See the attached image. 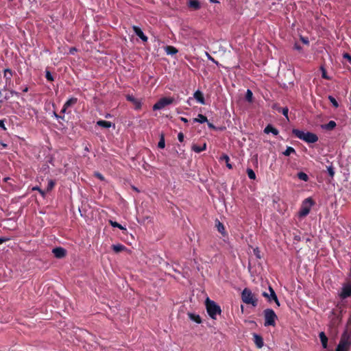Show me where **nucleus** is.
Segmentation results:
<instances>
[{
  "instance_id": "1",
  "label": "nucleus",
  "mask_w": 351,
  "mask_h": 351,
  "mask_svg": "<svg viewBox=\"0 0 351 351\" xmlns=\"http://www.w3.org/2000/svg\"><path fill=\"white\" fill-rule=\"evenodd\" d=\"M292 133L299 139L308 143H314L318 141V136L315 134L310 132H304L298 129H293Z\"/></svg>"
},
{
  "instance_id": "2",
  "label": "nucleus",
  "mask_w": 351,
  "mask_h": 351,
  "mask_svg": "<svg viewBox=\"0 0 351 351\" xmlns=\"http://www.w3.org/2000/svg\"><path fill=\"white\" fill-rule=\"evenodd\" d=\"M206 311L208 315L213 319H216L217 315L221 313V307L208 298L206 300Z\"/></svg>"
},
{
  "instance_id": "3",
  "label": "nucleus",
  "mask_w": 351,
  "mask_h": 351,
  "mask_svg": "<svg viewBox=\"0 0 351 351\" xmlns=\"http://www.w3.org/2000/svg\"><path fill=\"white\" fill-rule=\"evenodd\" d=\"M241 300L246 304H252L256 307L258 305V299L248 288H245L241 293Z\"/></svg>"
},
{
  "instance_id": "4",
  "label": "nucleus",
  "mask_w": 351,
  "mask_h": 351,
  "mask_svg": "<svg viewBox=\"0 0 351 351\" xmlns=\"http://www.w3.org/2000/svg\"><path fill=\"white\" fill-rule=\"evenodd\" d=\"M263 316L265 319V326H275L276 321L278 317L271 308H266L263 311Z\"/></svg>"
},
{
  "instance_id": "5",
  "label": "nucleus",
  "mask_w": 351,
  "mask_h": 351,
  "mask_svg": "<svg viewBox=\"0 0 351 351\" xmlns=\"http://www.w3.org/2000/svg\"><path fill=\"white\" fill-rule=\"evenodd\" d=\"M315 204L314 201L311 197H308L305 199L301 206V208L299 211V217H304L308 215L311 211L312 206Z\"/></svg>"
},
{
  "instance_id": "6",
  "label": "nucleus",
  "mask_w": 351,
  "mask_h": 351,
  "mask_svg": "<svg viewBox=\"0 0 351 351\" xmlns=\"http://www.w3.org/2000/svg\"><path fill=\"white\" fill-rule=\"evenodd\" d=\"M174 101V99L172 97H162L160 99L154 106L153 110H161L164 108L165 106L173 104Z\"/></svg>"
},
{
  "instance_id": "7",
  "label": "nucleus",
  "mask_w": 351,
  "mask_h": 351,
  "mask_svg": "<svg viewBox=\"0 0 351 351\" xmlns=\"http://www.w3.org/2000/svg\"><path fill=\"white\" fill-rule=\"evenodd\" d=\"M269 293L267 292L263 293V296L267 299V301L269 302H271L272 301H274L276 304L277 306H280V302L278 301V297L274 291V290L269 287Z\"/></svg>"
},
{
  "instance_id": "8",
  "label": "nucleus",
  "mask_w": 351,
  "mask_h": 351,
  "mask_svg": "<svg viewBox=\"0 0 351 351\" xmlns=\"http://www.w3.org/2000/svg\"><path fill=\"white\" fill-rule=\"evenodd\" d=\"M339 296L341 299H346L351 296V283H347L343 286Z\"/></svg>"
},
{
  "instance_id": "9",
  "label": "nucleus",
  "mask_w": 351,
  "mask_h": 351,
  "mask_svg": "<svg viewBox=\"0 0 351 351\" xmlns=\"http://www.w3.org/2000/svg\"><path fill=\"white\" fill-rule=\"evenodd\" d=\"M126 99L134 104L135 110H140L141 108L142 104L141 101L136 99L133 95H127Z\"/></svg>"
},
{
  "instance_id": "10",
  "label": "nucleus",
  "mask_w": 351,
  "mask_h": 351,
  "mask_svg": "<svg viewBox=\"0 0 351 351\" xmlns=\"http://www.w3.org/2000/svg\"><path fill=\"white\" fill-rule=\"evenodd\" d=\"M52 252L58 258H64L66 254V250L61 247L53 248Z\"/></svg>"
},
{
  "instance_id": "11",
  "label": "nucleus",
  "mask_w": 351,
  "mask_h": 351,
  "mask_svg": "<svg viewBox=\"0 0 351 351\" xmlns=\"http://www.w3.org/2000/svg\"><path fill=\"white\" fill-rule=\"evenodd\" d=\"M134 32L138 36L143 42H147L148 38L144 34L141 29L136 25L132 27Z\"/></svg>"
},
{
  "instance_id": "12",
  "label": "nucleus",
  "mask_w": 351,
  "mask_h": 351,
  "mask_svg": "<svg viewBox=\"0 0 351 351\" xmlns=\"http://www.w3.org/2000/svg\"><path fill=\"white\" fill-rule=\"evenodd\" d=\"M253 339H254V343L256 344V346L258 348H261L263 347L264 341H263V337L261 335L254 333L253 334Z\"/></svg>"
},
{
  "instance_id": "13",
  "label": "nucleus",
  "mask_w": 351,
  "mask_h": 351,
  "mask_svg": "<svg viewBox=\"0 0 351 351\" xmlns=\"http://www.w3.org/2000/svg\"><path fill=\"white\" fill-rule=\"evenodd\" d=\"M340 342H343L348 344L349 347L351 346V334H349L347 331H345L340 339Z\"/></svg>"
},
{
  "instance_id": "14",
  "label": "nucleus",
  "mask_w": 351,
  "mask_h": 351,
  "mask_svg": "<svg viewBox=\"0 0 351 351\" xmlns=\"http://www.w3.org/2000/svg\"><path fill=\"white\" fill-rule=\"evenodd\" d=\"M12 75H13V72L10 69H4L3 77L5 80L6 84H10L11 82Z\"/></svg>"
},
{
  "instance_id": "15",
  "label": "nucleus",
  "mask_w": 351,
  "mask_h": 351,
  "mask_svg": "<svg viewBox=\"0 0 351 351\" xmlns=\"http://www.w3.org/2000/svg\"><path fill=\"white\" fill-rule=\"evenodd\" d=\"M273 109L276 110L278 112H281L287 119L288 118V113H289V108L287 107L281 108L278 106V104H274L273 106Z\"/></svg>"
},
{
  "instance_id": "16",
  "label": "nucleus",
  "mask_w": 351,
  "mask_h": 351,
  "mask_svg": "<svg viewBox=\"0 0 351 351\" xmlns=\"http://www.w3.org/2000/svg\"><path fill=\"white\" fill-rule=\"evenodd\" d=\"M194 98L201 104H205V99L203 93L200 90H196L193 95Z\"/></svg>"
},
{
  "instance_id": "17",
  "label": "nucleus",
  "mask_w": 351,
  "mask_h": 351,
  "mask_svg": "<svg viewBox=\"0 0 351 351\" xmlns=\"http://www.w3.org/2000/svg\"><path fill=\"white\" fill-rule=\"evenodd\" d=\"M188 6L194 10H197L201 7L199 0H189Z\"/></svg>"
},
{
  "instance_id": "18",
  "label": "nucleus",
  "mask_w": 351,
  "mask_h": 351,
  "mask_svg": "<svg viewBox=\"0 0 351 351\" xmlns=\"http://www.w3.org/2000/svg\"><path fill=\"white\" fill-rule=\"evenodd\" d=\"M264 132L266 134L272 133L274 135L276 136L278 134V130L274 128L271 124H268L265 128L264 129Z\"/></svg>"
},
{
  "instance_id": "19",
  "label": "nucleus",
  "mask_w": 351,
  "mask_h": 351,
  "mask_svg": "<svg viewBox=\"0 0 351 351\" xmlns=\"http://www.w3.org/2000/svg\"><path fill=\"white\" fill-rule=\"evenodd\" d=\"M319 337L320 339L322 347L324 348H327L328 347V337L324 332H321L319 334Z\"/></svg>"
},
{
  "instance_id": "20",
  "label": "nucleus",
  "mask_w": 351,
  "mask_h": 351,
  "mask_svg": "<svg viewBox=\"0 0 351 351\" xmlns=\"http://www.w3.org/2000/svg\"><path fill=\"white\" fill-rule=\"evenodd\" d=\"M165 51L167 54L171 56L176 54L178 52V49L175 47L171 45L166 46L165 47Z\"/></svg>"
},
{
  "instance_id": "21",
  "label": "nucleus",
  "mask_w": 351,
  "mask_h": 351,
  "mask_svg": "<svg viewBox=\"0 0 351 351\" xmlns=\"http://www.w3.org/2000/svg\"><path fill=\"white\" fill-rule=\"evenodd\" d=\"M216 228L219 232H220L223 236L227 235V233L225 230V227L222 223H221L219 221H216Z\"/></svg>"
},
{
  "instance_id": "22",
  "label": "nucleus",
  "mask_w": 351,
  "mask_h": 351,
  "mask_svg": "<svg viewBox=\"0 0 351 351\" xmlns=\"http://www.w3.org/2000/svg\"><path fill=\"white\" fill-rule=\"evenodd\" d=\"M192 150L196 153H200L206 149V144L204 143L202 146L193 144L191 147Z\"/></svg>"
},
{
  "instance_id": "23",
  "label": "nucleus",
  "mask_w": 351,
  "mask_h": 351,
  "mask_svg": "<svg viewBox=\"0 0 351 351\" xmlns=\"http://www.w3.org/2000/svg\"><path fill=\"white\" fill-rule=\"evenodd\" d=\"M188 316L190 318L191 320L196 322L197 324H201L202 323V319L199 315H196L193 313H189Z\"/></svg>"
},
{
  "instance_id": "24",
  "label": "nucleus",
  "mask_w": 351,
  "mask_h": 351,
  "mask_svg": "<svg viewBox=\"0 0 351 351\" xmlns=\"http://www.w3.org/2000/svg\"><path fill=\"white\" fill-rule=\"evenodd\" d=\"M112 249L116 253H119L127 250L126 247L122 244L112 245Z\"/></svg>"
},
{
  "instance_id": "25",
  "label": "nucleus",
  "mask_w": 351,
  "mask_h": 351,
  "mask_svg": "<svg viewBox=\"0 0 351 351\" xmlns=\"http://www.w3.org/2000/svg\"><path fill=\"white\" fill-rule=\"evenodd\" d=\"M350 348V347H349L348 344H346L343 342L339 341V344L337 346L335 351H349Z\"/></svg>"
},
{
  "instance_id": "26",
  "label": "nucleus",
  "mask_w": 351,
  "mask_h": 351,
  "mask_svg": "<svg viewBox=\"0 0 351 351\" xmlns=\"http://www.w3.org/2000/svg\"><path fill=\"white\" fill-rule=\"evenodd\" d=\"M337 124L334 121H330L328 123L322 125V128L326 130H332L336 127Z\"/></svg>"
},
{
  "instance_id": "27",
  "label": "nucleus",
  "mask_w": 351,
  "mask_h": 351,
  "mask_svg": "<svg viewBox=\"0 0 351 351\" xmlns=\"http://www.w3.org/2000/svg\"><path fill=\"white\" fill-rule=\"evenodd\" d=\"M97 125L104 128H109L112 126V123L105 120H99L97 121Z\"/></svg>"
},
{
  "instance_id": "28",
  "label": "nucleus",
  "mask_w": 351,
  "mask_h": 351,
  "mask_svg": "<svg viewBox=\"0 0 351 351\" xmlns=\"http://www.w3.org/2000/svg\"><path fill=\"white\" fill-rule=\"evenodd\" d=\"M77 102V98H76V97H71L69 99H68L64 103V107L69 108V107L75 105Z\"/></svg>"
},
{
  "instance_id": "29",
  "label": "nucleus",
  "mask_w": 351,
  "mask_h": 351,
  "mask_svg": "<svg viewBox=\"0 0 351 351\" xmlns=\"http://www.w3.org/2000/svg\"><path fill=\"white\" fill-rule=\"evenodd\" d=\"M193 121L194 122H198V123H205V122H208V119H207V117L202 114H199L197 115V118H195L193 119Z\"/></svg>"
},
{
  "instance_id": "30",
  "label": "nucleus",
  "mask_w": 351,
  "mask_h": 351,
  "mask_svg": "<svg viewBox=\"0 0 351 351\" xmlns=\"http://www.w3.org/2000/svg\"><path fill=\"white\" fill-rule=\"evenodd\" d=\"M220 160H224L226 163V167L231 169H232V165L229 162L230 161V158L228 155L226 154H223L221 157H220Z\"/></svg>"
},
{
  "instance_id": "31",
  "label": "nucleus",
  "mask_w": 351,
  "mask_h": 351,
  "mask_svg": "<svg viewBox=\"0 0 351 351\" xmlns=\"http://www.w3.org/2000/svg\"><path fill=\"white\" fill-rule=\"evenodd\" d=\"M158 147L160 149H163L165 147V134H164V133H161L160 134V141L158 142Z\"/></svg>"
},
{
  "instance_id": "32",
  "label": "nucleus",
  "mask_w": 351,
  "mask_h": 351,
  "mask_svg": "<svg viewBox=\"0 0 351 351\" xmlns=\"http://www.w3.org/2000/svg\"><path fill=\"white\" fill-rule=\"evenodd\" d=\"M109 223L114 228H118L121 230H126V228L125 227H123L122 225L117 223V221L109 220Z\"/></svg>"
},
{
  "instance_id": "33",
  "label": "nucleus",
  "mask_w": 351,
  "mask_h": 351,
  "mask_svg": "<svg viewBox=\"0 0 351 351\" xmlns=\"http://www.w3.org/2000/svg\"><path fill=\"white\" fill-rule=\"evenodd\" d=\"M297 176L300 180H303L304 182H307L309 179L308 175L302 171L299 172Z\"/></svg>"
},
{
  "instance_id": "34",
  "label": "nucleus",
  "mask_w": 351,
  "mask_h": 351,
  "mask_svg": "<svg viewBox=\"0 0 351 351\" xmlns=\"http://www.w3.org/2000/svg\"><path fill=\"white\" fill-rule=\"evenodd\" d=\"M283 155L286 156H290L291 154H295V150L292 147H287L285 152H283Z\"/></svg>"
},
{
  "instance_id": "35",
  "label": "nucleus",
  "mask_w": 351,
  "mask_h": 351,
  "mask_svg": "<svg viewBox=\"0 0 351 351\" xmlns=\"http://www.w3.org/2000/svg\"><path fill=\"white\" fill-rule=\"evenodd\" d=\"M247 174L250 179H251V180L256 179V174L252 169H250V168L247 169Z\"/></svg>"
},
{
  "instance_id": "36",
  "label": "nucleus",
  "mask_w": 351,
  "mask_h": 351,
  "mask_svg": "<svg viewBox=\"0 0 351 351\" xmlns=\"http://www.w3.org/2000/svg\"><path fill=\"white\" fill-rule=\"evenodd\" d=\"M252 98H253V93H252V92L250 89H247V92H246V95H245L246 100L247 101H249V102H252Z\"/></svg>"
},
{
  "instance_id": "37",
  "label": "nucleus",
  "mask_w": 351,
  "mask_h": 351,
  "mask_svg": "<svg viewBox=\"0 0 351 351\" xmlns=\"http://www.w3.org/2000/svg\"><path fill=\"white\" fill-rule=\"evenodd\" d=\"M328 98L335 108H337L339 107V105L334 97H332V95H329Z\"/></svg>"
},
{
  "instance_id": "38",
  "label": "nucleus",
  "mask_w": 351,
  "mask_h": 351,
  "mask_svg": "<svg viewBox=\"0 0 351 351\" xmlns=\"http://www.w3.org/2000/svg\"><path fill=\"white\" fill-rule=\"evenodd\" d=\"M55 184H56V182L54 180H49L48 182L47 186V191H51L53 189Z\"/></svg>"
},
{
  "instance_id": "39",
  "label": "nucleus",
  "mask_w": 351,
  "mask_h": 351,
  "mask_svg": "<svg viewBox=\"0 0 351 351\" xmlns=\"http://www.w3.org/2000/svg\"><path fill=\"white\" fill-rule=\"evenodd\" d=\"M327 171H328V173L329 176H330V178H332L335 176L334 167L332 165L328 166V167H327Z\"/></svg>"
},
{
  "instance_id": "40",
  "label": "nucleus",
  "mask_w": 351,
  "mask_h": 351,
  "mask_svg": "<svg viewBox=\"0 0 351 351\" xmlns=\"http://www.w3.org/2000/svg\"><path fill=\"white\" fill-rule=\"evenodd\" d=\"M253 252H254V256L258 258V259H261V250H259L258 247H256L253 250Z\"/></svg>"
},
{
  "instance_id": "41",
  "label": "nucleus",
  "mask_w": 351,
  "mask_h": 351,
  "mask_svg": "<svg viewBox=\"0 0 351 351\" xmlns=\"http://www.w3.org/2000/svg\"><path fill=\"white\" fill-rule=\"evenodd\" d=\"M321 70H322V77L326 80H330V78L327 75L326 69L323 66L321 67Z\"/></svg>"
},
{
  "instance_id": "42",
  "label": "nucleus",
  "mask_w": 351,
  "mask_h": 351,
  "mask_svg": "<svg viewBox=\"0 0 351 351\" xmlns=\"http://www.w3.org/2000/svg\"><path fill=\"white\" fill-rule=\"evenodd\" d=\"M45 77L49 82H52L54 80L53 77L51 75V73L49 71H46Z\"/></svg>"
},
{
  "instance_id": "43",
  "label": "nucleus",
  "mask_w": 351,
  "mask_h": 351,
  "mask_svg": "<svg viewBox=\"0 0 351 351\" xmlns=\"http://www.w3.org/2000/svg\"><path fill=\"white\" fill-rule=\"evenodd\" d=\"M343 58L351 64V56L349 53H344L343 54Z\"/></svg>"
},
{
  "instance_id": "44",
  "label": "nucleus",
  "mask_w": 351,
  "mask_h": 351,
  "mask_svg": "<svg viewBox=\"0 0 351 351\" xmlns=\"http://www.w3.org/2000/svg\"><path fill=\"white\" fill-rule=\"evenodd\" d=\"M300 40L305 45H308L309 44V41H308V38L306 37H304V36H300Z\"/></svg>"
},
{
  "instance_id": "45",
  "label": "nucleus",
  "mask_w": 351,
  "mask_h": 351,
  "mask_svg": "<svg viewBox=\"0 0 351 351\" xmlns=\"http://www.w3.org/2000/svg\"><path fill=\"white\" fill-rule=\"evenodd\" d=\"M184 134L182 132H180L178 135V141L180 142H183L184 141Z\"/></svg>"
},
{
  "instance_id": "46",
  "label": "nucleus",
  "mask_w": 351,
  "mask_h": 351,
  "mask_svg": "<svg viewBox=\"0 0 351 351\" xmlns=\"http://www.w3.org/2000/svg\"><path fill=\"white\" fill-rule=\"evenodd\" d=\"M53 115L54 117L57 119H61L62 120L64 119V116H60L59 114H58L56 112H53Z\"/></svg>"
},
{
  "instance_id": "47",
  "label": "nucleus",
  "mask_w": 351,
  "mask_h": 351,
  "mask_svg": "<svg viewBox=\"0 0 351 351\" xmlns=\"http://www.w3.org/2000/svg\"><path fill=\"white\" fill-rule=\"evenodd\" d=\"M0 128H1L3 130H7L4 124V120H0Z\"/></svg>"
},
{
  "instance_id": "48",
  "label": "nucleus",
  "mask_w": 351,
  "mask_h": 351,
  "mask_svg": "<svg viewBox=\"0 0 351 351\" xmlns=\"http://www.w3.org/2000/svg\"><path fill=\"white\" fill-rule=\"evenodd\" d=\"M294 49L298 50V51H301L302 50V47H301V46L298 43H295Z\"/></svg>"
},
{
  "instance_id": "49",
  "label": "nucleus",
  "mask_w": 351,
  "mask_h": 351,
  "mask_svg": "<svg viewBox=\"0 0 351 351\" xmlns=\"http://www.w3.org/2000/svg\"><path fill=\"white\" fill-rule=\"evenodd\" d=\"M95 176L97 178H98L101 180H104V176L101 173H95Z\"/></svg>"
},
{
  "instance_id": "50",
  "label": "nucleus",
  "mask_w": 351,
  "mask_h": 351,
  "mask_svg": "<svg viewBox=\"0 0 351 351\" xmlns=\"http://www.w3.org/2000/svg\"><path fill=\"white\" fill-rule=\"evenodd\" d=\"M9 239L8 238H5V237H0V244H2L3 243L8 241Z\"/></svg>"
},
{
  "instance_id": "51",
  "label": "nucleus",
  "mask_w": 351,
  "mask_h": 351,
  "mask_svg": "<svg viewBox=\"0 0 351 351\" xmlns=\"http://www.w3.org/2000/svg\"><path fill=\"white\" fill-rule=\"evenodd\" d=\"M0 144H1V147H2V149H6L8 147V145L6 143L1 142Z\"/></svg>"
},
{
  "instance_id": "52",
  "label": "nucleus",
  "mask_w": 351,
  "mask_h": 351,
  "mask_svg": "<svg viewBox=\"0 0 351 351\" xmlns=\"http://www.w3.org/2000/svg\"><path fill=\"white\" fill-rule=\"evenodd\" d=\"M208 126L209 128H212V129H215V125L213 123H209V122H208Z\"/></svg>"
},
{
  "instance_id": "53",
  "label": "nucleus",
  "mask_w": 351,
  "mask_h": 351,
  "mask_svg": "<svg viewBox=\"0 0 351 351\" xmlns=\"http://www.w3.org/2000/svg\"><path fill=\"white\" fill-rule=\"evenodd\" d=\"M68 108H66L64 107V105L63 106L62 110H61V113H65L66 110H67Z\"/></svg>"
},
{
  "instance_id": "54",
  "label": "nucleus",
  "mask_w": 351,
  "mask_h": 351,
  "mask_svg": "<svg viewBox=\"0 0 351 351\" xmlns=\"http://www.w3.org/2000/svg\"><path fill=\"white\" fill-rule=\"evenodd\" d=\"M180 120L184 123H188V119L184 117H180Z\"/></svg>"
},
{
  "instance_id": "55",
  "label": "nucleus",
  "mask_w": 351,
  "mask_h": 351,
  "mask_svg": "<svg viewBox=\"0 0 351 351\" xmlns=\"http://www.w3.org/2000/svg\"><path fill=\"white\" fill-rule=\"evenodd\" d=\"M209 1H210V3H219V1H217V0H209Z\"/></svg>"
},
{
  "instance_id": "56",
  "label": "nucleus",
  "mask_w": 351,
  "mask_h": 351,
  "mask_svg": "<svg viewBox=\"0 0 351 351\" xmlns=\"http://www.w3.org/2000/svg\"><path fill=\"white\" fill-rule=\"evenodd\" d=\"M28 91V88L27 87H25L23 90V93H27Z\"/></svg>"
},
{
  "instance_id": "57",
  "label": "nucleus",
  "mask_w": 351,
  "mask_h": 351,
  "mask_svg": "<svg viewBox=\"0 0 351 351\" xmlns=\"http://www.w3.org/2000/svg\"><path fill=\"white\" fill-rule=\"evenodd\" d=\"M11 93L12 94H15V95H18V93L15 92V91H13V90L11 91Z\"/></svg>"
},
{
  "instance_id": "58",
  "label": "nucleus",
  "mask_w": 351,
  "mask_h": 351,
  "mask_svg": "<svg viewBox=\"0 0 351 351\" xmlns=\"http://www.w3.org/2000/svg\"><path fill=\"white\" fill-rule=\"evenodd\" d=\"M209 58H210L211 60H213V62H215L214 58H213L210 56H209Z\"/></svg>"
},
{
  "instance_id": "59",
  "label": "nucleus",
  "mask_w": 351,
  "mask_h": 351,
  "mask_svg": "<svg viewBox=\"0 0 351 351\" xmlns=\"http://www.w3.org/2000/svg\"><path fill=\"white\" fill-rule=\"evenodd\" d=\"M295 239L296 240H298V241H300V239L299 237H295Z\"/></svg>"
},
{
  "instance_id": "60",
  "label": "nucleus",
  "mask_w": 351,
  "mask_h": 351,
  "mask_svg": "<svg viewBox=\"0 0 351 351\" xmlns=\"http://www.w3.org/2000/svg\"><path fill=\"white\" fill-rule=\"evenodd\" d=\"M9 179H10V178H5V181H8V180H9Z\"/></svg>"
},
{
  "instance_id": "61",
  "label": "nucleus",
  "mask_w": 351,
  "mask_h": 351,
  "mask_svg": "<svg viewBox=\"0 0 351 351\" xmlns=\"http://www.w3.org/2000/svg\"><path fill=\"white\" fill-rule=\"evenodd\" d=\"M110 117V114H107V115L106 116V118H108V117Z\"/></svg>"
},
{
  "instance_id": "62",
  "label": "nucleus",
  "mask_w": 351,
  "mask_h": 351,
  "mask_svg": "<svg viewBox=\"0 0 351 351\" xmlns=\"http://www.w3.org/2000/svg\"><path fill=\"white\" fill-rule=\"evenodd\" d=\"M39 191L40 193L43 194V192L42 191L39 190Z\"/></svg>"
}]
</instances>
